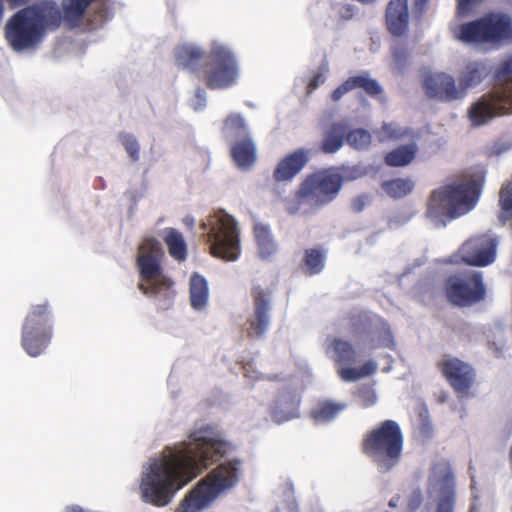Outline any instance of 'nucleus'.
<instances>
[{"label": "nucleus", "instance_id": "393cba45", "mask_svg": "<svg viewBox=\"0 0 512 512\" xmlns=\"http://www.w3.org/2000/svg\"><path fill=\"white\" fill-rule=\"evenodd\" d=\"M348 126L344 122H334L323 131L320 151L324 154L336 153L345 143Z\"/></svg>", "mask_w": 512, "mask_h": 512}, {"label": "nucleus", "instance_id": "58836bf2", "mask_svg": "<svg viewBox=\"0 0 512 512\" xmlns=\"http://www.w3.org/2000/svg\"><path fill=\"white\" fill-rule=\"evenodd\" d=\"M345 141L357 150L367 149L371 144V135L364 129H354L346 132Z\"/></svg>", "mask_w": 512, "mask_h": 512}, {"label": "nucleus", "instance_id": "c03bdc74", "mask_svg": "<svg viewBox=\"0 0 512 512\" xmlns=\"http://www.w3.org/2000/svg\"><path fill=\"white\" fill-rule=\"evenodd\" d=\"M499 203L506 212H512V181L500 191Z\"/></svg>", "mask_w": 512, "mask_h": 512}, {"label": "nucleus", "instance_id": "f8f14e48", "mask_svg": "<svg viewBox=\"0 0 512 512\" xmlns=\"http://www.w3.org/2000/svg\"><path fill=\"white\" fill-rule=\"evenodd\" d=\"M445 294L449 302L460 307L482 301L486 289L481 273L471 271L449 276L445 281Z\"/></svg>", "mask_w": 512, "mask_h": 512}, {"label": "nucleus", "instance_id": "f257e3e1", "mask_svg": "<svg viewBox=\"0 0 512 512\" xmlns=\"http://www.w3.org/2000/svg\"><path fill=\"white\" fill-rule=\"evenodd\" d=\"M219 435L213 425H202L170 456L152 463L140 483L142 500L157 507L168 505L179 489L224 457L227 443Z\"/></svg>", "mask_w": 512, "mask_h": 512}, {"label": "nucleus", "instance_id": "7c9ffc66", "mask_svg": "<svg viewBox=\"0 0 512 512\" xmlns=\"http://www.w3.org/2000/svg\"><path fill=\"white\" fill-rule=\"evenodd\" d=\"M417 150L418 148L415 143L400 145L388 152L384 157V161L390 167H403L414 160Z\"/></svg>", "mask_w": 512, "mask_h": 512}, {"label": "nucleus", "instance_id": "412c9836", "mask_svg": "<svg viewBox=\"0 0 512 512\" xmlns=\"http://www.w3.org/2000/svg\"><path fill=\"white\" fill-rule=\"evenodd\" d=\"M385 21L393 36L405 35L409 27L408 0H390L385 11Z\"/></svg>", "mask_w": 512, "mask_h": 512}, {"label": "nucleus", "instance_id": "37998d69", "mask_svg": "<svg viewBox=\"0 0 512 512\" xmlns=\"http://www.w3.org/2000/svg\"><path fill=\"white\" fill-rule=\"evenodd\" d=\"M484 0H456V12L459 17H466Z\"/></svg>", "mask_w": 512, "mask_h": 512}, {"label": "nucleus", "instance_id": "603ef678", "mask_svg": "<svg viewBox=\"0 0 512 512\" xmlns=\"http://www.w3.org/2000/svg\"><path fill=\"white\" fill-rule=\"evenodd\" d=\"M469 512H479V509L475 504H472L470 506Z\"/></svg>", "mask_w": 512, "mask_h": 512}, {"label": "nucleus", "instance_id": "c85d7f7f", "mask_svg": "<svg viewBox=\"0 0 512 512\" xmlns=\"http://www.w3.org/2000/svg\"><path fill=\"white\" fill-rule=\"evenodd\" d=\"M345 409V403L322 400L310 410L309 416L315 423H326L334 420Z\"/></svg>", "mask_w": 512, "mask_h": 512}, {"label": "nucleus", "instance_id": "3c124183", "mask_svg": "<svg viewBox=\"0 0 512 512\" xmlns=\"http://www.w3.org/2000/svg\"><path fill=\"white\" fill-rule=\"evenodd\" d=\"M428 0H415V6L419 10H422L427 5Z\"/></svg>", "mask_w": 512, "mask_h": 512}, {"label": "nucleus", "instance_id": "bb28decb", "mask_svg": "<svg viewBox=\"0 0 512 512\" xmlns=\"http://www.w3.org/2000/svg\"><path fill=\"white\" fill-rule=\"evenodd\" d=\"M231 156L241 169H248L255 163L256 147L250 136L244 137L232 145Z\"/></svg>", "mask_w": 512, "mask_h": 512}, {"label": "nucleus", "instance_id": "f03ea898", "mask_svg": "<svg viewBox=\"0 0 512 512\" xmlns=\"http://www.w3.org/2000/svg\"><path fill=\"white\" fill-rule=\"evenodd\" d=\"M177 66L199 73L203 66V81L208 89H226L236 84L239 66L235 54L227 47L213 43L207 59L198 47L182 45L175 50Z\"/></svg>", "mask_w": 512, "mask_h": 512}, {"label": "nucleus", "instance_id": "864d4df0", "mask_svg": "<svg viewBox=\"0 0 512 512\" xmlns=\"http://www.w3.org/2000/svg\"><path fill=\"white\" fill-rule=\"evenodd\" d=\"M389 506H391V507L396 506V503H395L394 499H391V500H390V502H389Z\"/></svg>", "mask_w": 512, "mask_h": 512}, {"label": "nucleus", "instance_id": "6e6552de", "mask_svg": "<svg viewBox=\"0 0 512 512\" xmlns=\"http://www.w3.org/2000/svg\"><path fill=\"white\" fill-rule=\"evenodd\" d=\"M52 25L46 20L43 10L26 7L17 11L7 22L5 38L14 51H23L36 47L46 33V26Z\"/></svg>", "mask_w": 512, "mask_h": 512}, {"label": "nucleus", "instance_id": "a211bd4d", "mask_svg": "<svg viewBox=\"0 0 512 512\" xmlns=\"http://www.w3.org/2000/svg\"><path fill=\"white\" fill-rule=\"evenodd\" d=\"M311 152L306 148H298L285 155L276 165L273 178L276 182L292 181L309 163Z\"/></svg>", "mask_w": 512, "mask_h": 512}, {"label": "nucleus", "instance_id": "49530a36", "mask_svg": "<svg viewBox=\"0 0 512 512\" xmlns=\"http://www.w3.org/2000/svg\"><path fill=\"white\" fill-rule=\"evenodd\" d=\"M324 82H325L324 74L322 72L315 73L308 83V86H307L308 92H312L313 90L318 88Z\"/></svg>", "mask_w": 512, "mask_h": 512}, {"label": "nucleus", "instance_id": "a878e982", "mask_svg": "<svg viewBox=\"0 0 512 512\" xmlns=\"http://www.w3.org/2000/svg\"><path fill=\"white\" fill-rule=\"evenodd\" d=\"M52 317L51 305L45 300L43 303L31 305L23 325L37 329H53Z\"/></svg>", "mask_w": 512, "mask_h": 512}, {"label": "nucleus", "instance_id": "c756f323", "mask_svg": "<svg viewBox=\"0 0 512 512\" xmlns=\"http://www.w3.org/2000/svg\"><path fill=\"white\" fill-rule=\"evenodd\" d=\"M164 233L163 240L170 256L178 262L185 261L187 258V245L182 233L171 227L166 228Z\"/></svg>", "mask_w": 512, "mask_h": 512}, {"label": "nucleus", "instance_id": "4468645a", "mask_svg": "<svg viewBox=\"0 0 512 512\" xmlns=\"http://www.w3.org/2000/svg\"><path fill=\"white\" fill-rule=\"evenodd\" d=\"M272 292L261 285H253L251 298L253 302V313L246 321L245 332L249 338H262L270 325V304Z\"/></svg>", "mask_w": 512, "mask_h": 512}, {"label": "nucleus", "instance_id": "aec40b11", "mask_svg": "<svg viewBox=\"0 0 512 512\" xmlns=\"http://www.w3.org/2000/svg\"><path fill=\"white\" fill-rule=\"evenodd\" d=\"M53 329H37L22 325L21 346L30 357L42 355L51 343Z\"/></svg>", "mask_w": 512, "mask_h": 512}, {"label": "nucleus", "instance_id": "f704fd0d", "mask_svg": "<svg viewBox=\"0 0 512 512\" xmlns=\"http://www.w3.org/2000/svg\"><path fill=\"white\" fill-rule=\"evenodd\" d=\"M254 235L261 258L267 259L276 252L277 246L267 226L256 224L254 226Z\"/></svg>", "mask_w": 512, "mask_h": 512}, {"label": "nucleus", "instance_id": "cd10ccee", "mask_svg": "<svg viewBox=\"0 0 512 512\" xmlns=\"http://www.w3.org/2000/svg\"><path fill=\"white\" fill-rule=\"evenodd\" d=\"M190 304L196 310L206 307L209 299L207 280L197 272L192 273L189 281Z\"/></svg>", "mask_w": 512, "mask_h": 512}, {"label": "nucleus", "instance_id": "a18cd8bd", "mask_svg": "<svg viewBox=\"0 0 512 512\" xmlns=\"http://www.w3.org/2000/svg\"><path fill=\"white\" fill-rule=\"evenodd\" d=\"M392 56L394 59L395 64L402 68L405 66L407 59H408V50L404 46H396L392 50Z\"/></svg>", "mask_w": 512, "mask_h": 512}, {"label": "nucleus", "instance_id": "09e8293b", "mask_svg": "<svg viewBox=\"0 0 512 512\" xmlns=\"http://www.w3.org/2000/svg\"><path fill=\"white\" fill-rule=\"evenodd\" d=\"M196 103L194 104L195 110L202 109L206 104V94L203 88H197L195 91Z\"/></svg>", "mask_w": 512, "mask_h": 512}, {"label": "nucleus", "instance_id": "8fccbe9b", "mask_svg": "<svg viewBox=\"0 0 512 512\" xmlns=\"http://www.w3.org/2000/svg\"><path fill=\"white\" fill-rule=\"evenodd\" d=\"M5 2H7L11 8H16L25 4L27 0H5ZM4 10V0H0V23L3 19Z\"/></svg>", "mask_w": 512, "mask_h": 512}, {"label": "nucleus", "instance_id": "dca6fc26", "mask_svg": "<svg viewBox=\"0 0 512 512\" xmlns=\"http://www.w3.org/2000/svg\"><path fill=\"white\" fill-rule=\"evenodd\" d=\"M496 241L488 235L471 237L459 250L462 260L472 266H487L496 256Z\"/></svg>", "mask_w": 512, "mask_h": 512}, {"label": "nucleus", "instance_id": "4c0bfd02", "mask_svg": "<svg viewBox=\"0 0 512 512\" xmlns=\"http://www.w3.org/2000/svg\"><path fill=\"white\" fill-rule=\"evenodd\" d=\"M325 253L322 248H311L305 250L304 264L309 275H315L324 268Z\"/></svg>", "mask_w": 512, "mask_h": 512}, {"label": "nucleus", "instance_id": "5701e85b", "mask_svg": "<svg viewBox=\"0 0 512 512\" xmlns=\"http://www.w3.org/2000/svg\"><path fill=\"white\" fill-rule=\"evenodd\" d=\"M361 89L367 95L375 97L382 93L381 85L375 80L369 77L368 74H359L347 78L342 84H340L331 93V99L334 102L339 101L348 92Z\"/></svg>", "mask_w": 512, "mask_h": 512}, {"label": "nucleus", "instance_id": "79ce46f5", "mask_svg": "<svg viewBox=\"0 0 512 512\" xmlns=\"http://www.w3.org/2000/svg\"><path fill=\"white\" fill-rule=\"evenodd\" d=\"M357 396L362 407L368 408L377 402V395L375 391L368 387L363 386L358 389Z\"/></svg>", "mask_w": 512, "mask_h": 512}, {"label": "nucleus", "instance_id": "c9c22d12", "mask_svg": "<svg viewBox=\"0 0 512 512\" xmlns=\"http://www.w3.org/2000/svg\"><path fill=\"white\" fill-rule=\"evenodd\" d=\"M222 133L226 138L243 139L249 137L244 118L240 114H230L224 120Z\"/></svg>", "mask_w": 512, "mask_h": 512}, {"label": "nucleus", "instance_id": "20e7f679", "mask_svg": "<svg viewBox=\"0 0 512 512\" xmlns=\"http://www.w3.org/2000/svg\"><path fill=\"white\" fill-rule=\"evenodd\" d=\"M241 472L242 461L239 459L219 464L182 499L177 512H201L209 508L222 494L238 484Z\"/></svg>", "mask_w": 512, "mask_h": 512}, {"label": "nucleus", "instance_id": "9b49d317", "mask_svg": "<svg viewBox=\"0 0 512 512\" xmlns=\"http://www.w3.org/2000/svg\"><path fill=\"white\" fill-rule=\"evenodd\" d=\"M202 227L208 229L207 242L214 257L225 261H235L239 258V230L232 216L222 210L217 211L202 224Z\"/></svg>", "mask_w": 512, "mask_h": 512}, {"label": "nucleus", "instance_id": "7ed1b4c3", "mask_svg": "<svg viewBox=\"0 0 512 512\" xmlns=\"http://www.w3.org/2000/svg\"><path fill=\"white\" fill-rule=\"evenodd\" d=\"M484 176L466 177L434 189L427 201L426 216L446 224L466 215L477 205Z\"/></svg>", "mask_w": 512, "mask_h": 512}, {"label": "nucleus", "instance_id": "a19ab883", "mask_svg": "<svg viewBox=\"0 0 512 512\" xmlns=\"http://www.w3.org/2000/svg\"><path fill=\"white\" fill-rule=\"evenodd\" d=\"M119 139L133 161L139 160L140 146L136 138L129 133H121Z\"/></svg>", "mask_w": 512, "mask_h": 512}, {"label": "nucleus", "instance_id": "2f4dec72", "mask_svg": "<svg viewBox=\"0 0 512 512\" xmlns=\"http://www.w3.org/2000/svg\"><path fill=\"white\" fill-rule=\"evenodd\" d=\"M334 352L333 359L341 366L351 365L357 362V351L348 340L334 338L330 344Z\"/></svg>", "mask_w": 512, "mask_h": 512}, {"label": "nucleus", "instance_id": "6ab92c4d", "mask_svg": "<svg viewBox=\"0 0 512 512\" xmlns=\"http://www.w3.org/2000/svg\"><path fill=\"white\" fill-rule=\"evenodd\" d=\"M96 0H63L62 13L59 9L50 11L49 18L54 27H58L63 21L68 28H76L82 25L87 8Z\"/></svg>", "mask_w": 512, "mask_h": 512}, {"label": "nucleus", "instance_id": "4be33fe9", "mask_svg": "<svg viewBox=\"0 0 512 512\" xmlns=\"http://www.w3.org/2000/svg\"><path fill=\"white\" fill-rule=\"evenodd\" d=\"M300 397L292 391H283L275 399L270 408V415L273 421L281 424L298 418Z\"/></svg>", "mask_w": 512, "mask_h": 512}, {"label": "nucleus", "instance_id": "423d86ee", "mask_svg": "<svg viewBox=\"0 0 512 512\" xmlns=\"http://www.w3.org/2000/svg\"><path fill=\"white\" fill-rule=\"evenodd\" d=\"M404 437L400 425L394 420H384L363 437L361 451L381 473L390 472L402 457Z\"/></svg>", "mask_w": 512, "mask_h": 512}, {"label": "nucleus", "instance_id": "473e14b6", "mask_svg": "<svg viewBox=\"0 0 512 512\" xmlns=\"http://www.w3.org/2000/svg\"><path fill=\"white\" fill-rule=\"evenodd\" d=\"M380 347L393 348L394 338L389 324L378 319L371 331L370 348L377 349Z\"/></svg>", "mask_w": 512, "mask_h": 512}, {"label": "nucleus", "instance_id": "0eeeda50", "mask_svg": "<svg viewBox=\"0 0 512 512\" xmlns=\"http://www.w3.org/2000/svg\"><path fill=\"white\" fill-rule=\"evenodd\" d=\"M163 251L155 238H145L139 246L136 265L140 277L149 285L138 284V289L146 296L156 297L163 294L165 299L172 300L175 292L172 290L173 282L162 276L161 258Z\"/></svg>", "mask_w": 512, "mask_h": 512}, {"label": "nucleus", "instance_id": "b1692460", "mask_svg": "<svg viewBox=\"0 0 512 512\" xmlns=\"http://www.w3.org/2000/svg\"><path fill=\"white\" fill-rule=\"evenodd\" d=\"M491 72L489 66L484 61H472L467 63L458 75V89L462 91V98L470 88H474L482 83Z\"/></svg>", "mask_w": 512, "mask_h": 512}, {"label": "nucleus", "instance_id": "9d476101", "mask_svg": "<svg viewBox=\"0 0 512 512\" xmlns=\"http://www.w3.org/2000/svg\"><path fill=\"white\" fill-rule=\"evenodd\" d=\"M345 181L344 176L336 167H329L312 172L302 180L295 197L298 204L308 201L320 208L334 201Z\"/></svg>", "mask_w": 512, "mask_h": 512}, {"label": "nucleus", "instance_id": "e433bc0d", "mask_svg": "<svg viewBox=\"0 0 512 512\" xmlns=\"http://www.w3.org/2000/svg\"><path fill=\"white\" fill-rule=\"evenodd\" d=\"M376 369L375 362L367 361L360 368L341 367L338 370V375L343 381L352 382L374 374Z\"/></svg>", "mask_w": 512, "mask_h": 512}, {"label": "nucleus", "instance_id": "ddd939ff", "mask_svg": "<svg viewBox=\"0 0 512 512\" xmlns=\"http://www.w3.org/2000/svg\"><path fill=\"white\" fill-rule=\"evenodd\" d=\"M436 366L456 394L466 396L470 393L476 372L469 363L457 357L444 356Z\"/></svg>", "mask_w": 512, "mask_h": 512}, {"label": "nucleus", "instance_id": "72a5a7b5", "mask_svg": "<svg viewBox=\"0 0 512 512\" xmlns=\"http://www.w3.org/2000/svg\"><path fill=\"white\" fill-rule=\"evenodd\" d=\"M415 187V183L411 178H394L383 181L382 190L393 199H401L409 195Z\"/></svg>", "mask_w": 512, "mask_h": 512}, {"label": "nucleus", "instance_id": "1a4fd4ad", "mask_svg": "<svg viewBox=\"0 0 512 512\" xmlns=\"http://www.w3.org/2000/svg\"><path fill=\"white\" fill-rule=\"evenodd\" d=\"M458 38L466 43L500 45L512 41V17L505 12L490 11L459 27Z\"/></svg>", "mask_w": 512, "mask_h": 512}, {"label": "nucleus", "instance_id": "ea45409f", "mask_svg": "<svg viewBox=\"0 0 512 512\" xmlns=\"http://www.w3.org/2000/svg\"><path fill=\"white\" fill-rule=\"evenodd\" d=\"M378 133L380 140L385 141L401 139L406 134V131L395 123H385Z\"/></svg>", "mask_w": 512, "mask_h": 512}, {"label": "nucleus", "instance_id": "39448f33", "mask_svg": "<svg viewBox=\"0 0 512 512\" xmlns=\"http://www.w3.org/2000/svg\"><path fill=\"white\" fill-rule=\"evenodd\" d=\"M500 87L482 95L468 110L473 126L487 124L495 117L512 113V53L503 57L492 71Z\"/></svg>", "mask_w": 512, "mask_h": 512}, {"label": "nucleus", "instance_id": "2eb2a0df", "mask_svg": "<svg viewBox=\"0 0 512 512\" xmlns=\"http://www.w3.org/2000/svg\"><path fill=\"white\" fill-rule=\"evenodd\" d=\"M430 482L438 486L439 499L436 512H453L455 481L448 461L441 460L433 464Z\"/></svg>", "mask_w": 512, "mask_h": 512}, {"label": "nucleus", "instance_id": "de8ad7c7", "mask_svg": "<svg viewBox=\"0 0 512 512\" xmlns=\"http://www.w3.org/2000/svg\"><path fill=\"white\" fill-rule=\"evenodd\" d=\"M368 197L366 195H359L352 199L351 201V208L354 212H361L366 203H367Z\"/></svg>", "mask_w": 512, "mask_h": 512}, {"label": "nucleus", "instance_id": "f3484780", "mask_svg": "<svg viewBox=\"0 0 512 512\" xmlns=\"http://www.w3.org/2000/svg\"><path fill=\"white\" fill-rule=\"evenodd\" d=\"M423 86L429 98L444 102L462 98V91L456 86L454 77L444 72L429 74L425 77Z\"/></svg>", "mask_w": 512, "mask_h": 512}]
</instances>
